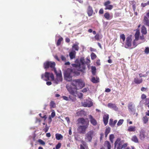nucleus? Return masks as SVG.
I'll return each mask as SVG.
<instances>
[{
  "mask_svg": "<svg viewBox=\"0 0 149 149\" xmlns=\"http://www.w3.org/2000/svg\"><path fill=\"white\" fill-rule=\"evenodd\" d=\"M84 115V111L83 110L78 111L76 113V116H81Z\"/></svg>",
  "mask_w": 149,
  "mask_h": 149,
  "instance_id": "27",
  "label": "nucleus"
},
{
  "mask_svg": "<svg viewBox=\"0 0 149 149\" xmlns=\"http://www.w3.org/2000/svg\"><path fill=\"white\" fill-rule=\"evenodd\" d=\"M61 146V143H58V144L56 146V149H59L60 148Z\"/></svg>",
  "mask_w": 149,
  "mask_h": 149,
  "instance_id": "46",
  "label": "nucleus"
},
{
  "mask_svg": "<svg viewBox=\"0 0 149 149\" xmlns=\"http://www.w3.org/2000/svg\"><path fill=\"white\" fill-rule=\"evenodd\" d=\"M116 148V149H122V145L121 144L120 139H117L114 143V148Z\"/></svg>",
  "mask_w": 149,
  "mask_h": 149,
  "instance_id": "6",
  "label": "nucleus"
},
{
  "mask_svg": "<svg viewBox=\"0 0 149 149\" xmlns=\"http://www.w3.org/2000/svg\"><path fill=\"white\" fill-rule=\"evenodd\" d=\"M141 6L143 7H145V6L148 5L147 3H142L141 4Z\"/></svg>",
  "mask_w": 149,
  "mask_h": 149,
  "instance_id": "58",
  "label": "nucleus"
},
{
  "mask_svg": "<svg viewBox=\"0 0 149 149\" xmlns=\"http://www.w3.org/2000/svg\"><path fill=\"white\" fill-rule=\"evenodd\" d=\"M139 30H137L134 35L135 40H139Z\"/></svg>",
  "mask_w": 149,
  "mask_h": 149,
  "instance_id": "30",
  "label": "nucleus"
},
{
  "mask_svg": "<svg viewBox=\"0 0 149 149\" xmlns=\"http://www.w3.org/2000/svg\"><path fill=\"white\" fill-rule=\"evenodd\" d=\"M63 38L62 37H61L58 40L56 45L57 46L60 45L61 44V42L63 41Z\"/></svg>",
  "mask_w": 149,
  "mask_h": 149,
  "instance_id": "37",
  "label": "nucleus"
},
{
  "mask_svg": "<svg viewBox=\"0 0 149 149\" xmlns=\"http://www.w3.org/2000/svg\"><path fill=\"white\" fill-rule=\"evenodd\" d=\"M55 115V113L54 112H52L51 114V117L52 118H53Z\"/></svg>",
  "mask_w": 149,
  "mask_h": 149,
  "instance_id": "57",
  "label": "nucleus"
},
{
  "mask_svg": "<svg viewBox=\"0 0 149 149\" xmlns=\"http://www.w3.org/2000/svg\"><path fill=\"white\" fill-rule=\"evenodd\" d=\"M146 90L147 88L144 87H142L141 89V91H145Z\"/></svg>",
  "mask_w": 149,
  "mask_h": 149,
  "instance_id": "63",
  "label": "nucleus"
},
{
  "mask_svg": "<svg viewBox=\"0 0 149 149\" xmlns=\"http://www.w3.org/2000/svg\"><path fill=\"white\" fill-rule=\"evenodd\" d=\"M143 22L146 25L149 26V20L148 18L145 16L144 18Z\"/></svg>",
  "mask_w": 149,
  "mask_h": 149,
  "instance_id": "24",
  "label": "nucleus"
},
{
  "mask_svg": "<svg viewBox=\"0 0 149 149\" xmlns=\"http://www.w3.org/2000/svg\"><path fill=\"white\" fill-rule=\"evenodd\" d=\"M146 95L144 94H143L141 95V98L142 99H145V98H146Z\"/></svg>",
  "mask_w": 149,
  "mask_h": 149,
  "instance_id": "55",
  "label": "nucleus"
},
{
  "mask_svg": "<svg viewBox=\"0 0 149 149\" xmlns=\"http://www.w3.org/2000/svg\"><path fill=\"white\" fill-rule=\"evenodd\" d=\"M130 3L131 4H133V9L134 11H135V9H136V6H135V4L136 3L134 1H130Z\"/></svg>",
  "mask_w": 149,
  "mask_h": 149,
  "instance_id": "40",
  "label": "nucleus"
},
{
  "mask_svg": "<svg viewBox=\"0 0 149 149\" xmlns=\"http://www.w3.org/2000/svg\"><path fill=\"white\" fill-rule=\"evenodd\" d=\"M61 58L62 61H66V58L63 55H61Z\"/></svg>",
  "mask_w": 149,
  "mask_h": 149,
  "instance_id": "51",
  "label": "nucleus"
},
{
  "mask_svg": "<svg viewBox=\"0 0 149 149\" xmlns=\"http://www.w3.org/2000/svg\"><path fill=\"white\" fill-rule=\"evenodd\" d=\"M56 73L57 78L55 80V82L57 84L59 81H61L62 80V78L61 72L57 73V72H55Z\"/></svg>",
  "mask_w": 149,
  "mask_h": 149,
  "instance_id": "7",
  "label": "nucleus"
},
{
  "mask_svg": "<svg viewBox=\"0 0 149 149\" xmlns=\"http://www.w3.org/2000/svg\"><path fill=\"white\" fill-rule=\"evenodd\" d=\"M143 81V79L142 78H138L137 77L134 78V82L135 84H139L141 83Z\"/></svg>",
  "mask_w": 149,
  "mask_h": 149,
  "instance_id": "20",
  "label": "nucleus"
},
{
  "mask_svg": "<svg viewBox=\"0 0 149 149\" xmlns=\"http://www.w3.org/2000/svg\"><path fill=\"white\" fill-rule=\"evenodd\" d=\"M114 138V135L113 134H111L109 136V139H113Z\"/></svg>",
  "mask_w": 149,
  "mask_h": 149,
  "instance_id": "56",
  "label": "nucleus"
},
{
  "mask_svg": "<svg viewBox=\"0 0 149 149\" xmlns=\"http://www.w3.org/2000/svg\"><path fill=\"white\" fill-rule=\"evenodd\" d=\"M77 121L79 125H80V124H81V125H84V118H80L78 119Z\"/></svg>",
  "mask_w": 149,
  "mask_h": 149,
  "instance_id": "26",
  "label": "nucleus"
},
{
  "mask_svg": "<svg viewBox=\"0 0 149 149\" xmlns=\"http://www.w3.org/2000/svg\"><path fill=\"white\" fill-rule=\"evenodd\" d=\"M71 85L73 86V88L68 84L66 85V87L70 93L72 95L75 93V90L81 89L84 86L83 81L80 79L73 80L71 83Z\"/></svg>",
  "mask_w": 149,
  "mask_h": 149,
  "instance_id": "2",
  "label": "nucleus"
},
{
  "mask_svg": "<svg viewBox=\"0 0 149 149\" xmlns=\"http://www.w3.org/2000/svg\"><path fill=\"white\" fill-rule=\"evenodd\" d=\"M109 118V115L108 114H105L103 116V121L105 125L107 124Z\"/></svg>",
  "mask_w": 149,
  "mask_h": 149,
  "instance_id": "14",
  "label": "nucleus"
},
{
  "mask_svg": "<svg viewBox=\"0 0 149 149\" xmlns=\"http://www.w3.org/2000/svg\"><path fill=\"white\" fill-rule=\"evenodd\" d=\"M91 71L93 75H95L96 73V68L95 66L91 67Z\"/></svg>",
  "mask_w": 149,
  "mask_h": 149,
  "instance_id": "29",
  "label": "nucleus"
},
{
  "mask_svg": "<svg viewBox=\"0 0 149 149\" xmlns=\"http://www.w3.org/2000/svg\"><path fill=\"white\" fill-rule=\"evenodd\" d=\"M135 143L138 142V140L136 136H133L131 139Z\"/></svg>",
  "mask_w": 149,
  "mask_h": 149,
  "instance_id": "34",
  "label": "nucleus"
},
{
  "mask_svg": "<svg viewBox=\"0 0 149 149\" xmlns=\"http://www.w3.org/2000/svg\"><path fill=\"white\" fill-rule=\"evenodd\" d=\"M124 120L123 119H120L118 121L117 123V125L118 126L121 125L123 123Z\"/></svg>",
  "mask_w": 149,
  "mask_h": 149,
  "instance_id": "43",
  "label": "nucleus"
},
{
  "mask_svg": "<svg viewBox=\"0 0 149 149\" xmlns=\"http://www.w3.org/2000/svg\"><path fill=\"white\" fill-rule=\"evenodd\" d=\"M62 98L64 100H65L66 101H68L69 100L68 97L66 96H62Z\"/></svg>",
  "mask_w": 149,
  "mask_h": 149,
  "instance_id": "53",
  "label": "nucleus"
},
{
  "mask_svg": "<svg viewBox=\"0 0 149 149\" xmlns=\"http://www.w3.org/2000/svg\"><path fill=\"white\" fill-rule=\"evenodd\" d=\"M110 2L108 1L105 2L104 3V5L105 6V10H109L112 9L113 8V6L112 5H110Z\"/></svg>",
  "mask_w": 149,
  "mask_h": 149,
  "instance_id": "9",
  "label": "nucleus"
},
{
  "mask_svg": "<svg viewBox=\"0 0 149 149\" xmlns=\"http://www.w3.org/2000/svg\"><path fill=\"white\" fill-rule=\"evenodd\" d=\"M49 77L51 78L52 80H54V77L53 74H52V73H51L50 74V75L49 76Z\"/></svg>",
  "mask_w": 149,
  "mask_h": 149,
  "instance_id": "49",
  "label": "nucleus"
},
{
  "mask_svg": "<svg viewBox=\"0 0 149 149\" xmlns=\"http://www.w3.org/2000/svg\"><path fill=\"white\" fill-rule=\"evenodd\" d=\"M89 124V120L88 118L84 119V131L87 128Z\"/></svg>",
  "mask_w": 149,
  "mask_h": 149,
  "instance_id": "25",
  "label": "nucleus"
},
{
  "mask_svg": "<svg viewBox=\"0 0 149 149\" xmlns=\"http://www.w3.org/2000/svg\"><path fill=\"white\" fill-rule=\"evenodd\" d=\"M66 120L67 121L68 123H69L70 122L69 118L68 117H66L65 118Z\"/></svg>",
  "mask_w": 149,
  "mask_h": 149,
  "instance_id": "60",
  "label": "nucleus"
},
{
  "mask_svg": "<svg viewBox=\"0 0 149 149\" xmlns=\"http://www.w3.org/2000/svg\"><path fill=\"white\" fill-rule=\"evenodd\" d=\"M50 74V73L49 72H46L45 73V75L43 74L41 75V78L43 79L44 77H45L46 78H47V79L45 80L46 81L49 80V76Z\"/></svg>",
  "mask_w": 149,
  "mask_h": 149,
  "instance_id": "13",
  "label": "nucleus"
},
{
  "mask_svg": "<svg viewBox=\"0 0 149 149\" xmlns=\"http://www.w3.org/2000/svg\"><path fill=\"white\" fill-rule=\"evenodd\" d=\"M95 39L97 40H99V35L98 34H96L95 36Z\"/></svg>",
  "mask_w": 149,
  "mask_h": 149,
  "instance_id": "54",
  "label": "nucleus"
},
{
  "mask_svg": "<svg viewBox=\"0 0 149 149\" xmlns=\"http://www.w3.org/2000/svg\"><path fill=\"white\" fill-rule=\"evenodd\" d=\"M56 63L54 62L47 61L44 63L43 67L45 69H47L49 68H51L52 70H53L55 72H56V70L55 66Z\"/></svg>",
  "mask_w": 149,
  "mask_h": 149,
  "instance_id": "3",
  "label": "nucleus"
},
{
  "mask_svg": "<svg viewBox=\"0 0 149 149\" xmlns=\"http://www.w3.org/2000/svg\"><path fill=\"white\" fill-rule=\"evenodd\" d=\"M104 145L105 146L107 147V149H111V144L108 141H105L104 143Z\"/></svg>",
  "mask_w": 149,
  "mask_h": 149,
  "instance_id": "28",
  "label": "nucleus"
},
{
  "mask_svg": "<svg viewBox=\"0 0 149 149\" xmlns=\"http://www.w3.org/2000/svg\"><path fill=\"white\" fill-rule=\"evenodd\" d=\"M55 136L56 139L58 140H59L63 138V136L61 134H56Z\"/></svg>",
  "mask_w": 149,
  "mask_h": 149,
  "instance_id": "32",
  "label": "nucleus"
},
{
  "mask_svg": "<svg viewBox=\"0 0 149 149\" xmlns=\"http://www.w3.org/2000/svg\"><path fill=\"white\" fill-rule=\"evenodd\" d=\"M145 52L146 54H147L149 53V48L146 47L145 50Z\"/></svg>",
  "mask_w": 149,
  "mask_h": 149,
  "instance_id": "48",
  "label": "nucleus"
},
{
  "mask_svg": "<svg viewBox=\"0 0 149 149\" xmlns=\"http://www.w3.org/2000/svg\"><path fill=\"white\" fill-rule=\"evenodd\" d=\"M128 107L129 111L130 112H134L135 111V107L133 105L132 102L129 103L128 104Z\"/></svg>",
  "mask_w": 149,
  "mask_h": 149,
  "instance_id": "12",
  "label": "nucleus"
},
{
  "mask_svg": "<svg viewBox=\"0 0 149 149\" xmlns=\"http://www.w3.org/2000/svg\"><path fill=\"white\" fill-rule=\"evenodd\" d=\"M91 57L92 60H94L96 58L97 56L95 54L92 53L91 54Z\"/></svg>",
  "mask_w": 149,
  "mask_h": 149,
  "instance_id": "41",
  "label": "nucleus"
},
{
  "mask_svg": "<svg viewBox=\"0 0 149 149\" xmlns=\"http://www.w3.org/2000/svg\"><path fill=\"white\" fill-rule=\"evenodd\" d=\"M128 130L130 132H134L135 130V127L130 126L129 127Z\"/></svg>",
  "mask_w": 149,
  "mask_h": 149,
  "instance_id": "35",
  "label": "nucleus"
},
{
  "mask_svg": "<svg viewBox=\"0 0 149 149\" xmlns=\"http://www.w3.org/2000/svg\"><path fill=\"white\" fill-rule=\"evenodd\" d=\"M77 130L79 133H84V125H79Z\"/></svg>",
  "mask_w": 149,
  "mask_h": 149,
  "instance_id": "19",
  "label": "nucleus"
},
{
  "mask_svg": "<svg viewBox=\"0 0 149 149\" xmlns=\"http://www.w3.org/2000/svg\"><path fill=\"white\" fill-rule=\"evenodd\" d=\"M145 103V104L148 105L149 104V98H147L146 99Z\"/></svg>",
  "mask_w": 149,
  "mask_h": 149,
  "instance_id": "50",
  "label": "nucleus"
},
{
  "mask_svg": "<svg viewBox=\"0 0 149 149\" xmlns=\"http://www.w3.org/2000/svg\"><path fill=\"white\" fill-rule=\"evenodd\" d=\"M110 91L111 89L109 88L106 89L105 90V92H109Z\"/></svg>",
  "mask_w": 149,
  "mask_h": 149,
  "instance_id": "64",
  "label": "nucleus"
},
{
  "mask_svg": "<svg viewBox=\"0 0 149 149\" xmlns=\"http://www.w3.org/2000/svg\"><path fill=\"white\" fill-rule=\"evenodd\" d=\"M49 129V127L47 126V125L46 124L45 128L43 129V130L45 132H47Z\"/></svg>",
  "mask_w": 149,
  "mask_h": 149,
  "instance_id": "44",
  "label": "nucleus"
},
{
  "mask_svg": "<svg viewBox=\"0 0 149 149\" xmlns=\"http://www.w3.org/2000/svg\"><path fill=\"white\" fill-rule=\"evenodd\" d=\"M50 106L51 108H54L56 107V105L54 101H52L50 103Z\"/></svg>",
  "mask_w": 149,
  "mask_h": 149,
  "instance_id": "36",
  "label": "nucleus"
},
{
  "mask_svg": "<svg viewBox=\"0 0 149 149\" xmlns=\"http://www.w3.org/2000/svg\"><path fill=\"white\" fill-rule=\"evenodd\" d=\"M139 39L141 40V43L144 42L145 41L144 37L143 36H140Z\"/></svg>",
  "mask_w": 149,
  "mask_h": 149,
  "instance_id": "45",
  "label": "nucleus"
},
{
  "mask_svg": "<svg viewBox=\"0 0 149 149\" xmlns=\"http://www.w3.org/2000/svg\"><path fill=\"white\" fill-rule=\"evenodd\" d=\"M95 134V132L93 130H91L88 132L86 134L85 139L86 141L91 142V141L92 138Z\"/></svg>",
  "mask_w": 149,
  "mask_h": 149,
  "instance_id": "4",
  "label": "nucleus"
},
{
  "mask_svg": "<svg viewBox=\"0 0 149 149\" xmlns=\"http://www.w3.org/2000/svg\"><path fill=\"white\" fill-rule=\"evenodd\" d=\"M145 131L143 129L140 132L139 137L141 140H143L145 138Z\"/></svg>",
  "mask_w": 149,
  "mask_h": 149,
  "instance_id": "17",
  "label": "nucleus"
},
{
  "mask_svg": "<svg viewBox=\"0 0 149 149\" xmlns=\"http://www.w3.org/2000/svg\"><path fill=\"white\" fill-rule=\"evenodd\" d=\"M87 12L89 16H91L92 15L93 13V10L91 7L90 6L88 7Z\"/></svg>",
  "mask_w": 149,
  "mask_h": 149,
  "instance_id": "16",
  "label": "nucleus"
},
{
  "mask_svg": "<svg viewBox=\"0 0 149 149\" xmlns=\"http://www.w3.org/2000/svg\"><path fill=\"white\" fill-rule=\"evenodd\" d=\"M70 39L69 38H65V42H66L68 43L70 42Z\"/></svg>",
  "mask_w": 149,
  "mask_h": 149,
  "instance_id": "59",
  "label": "nucleus"
},
{
  "mask_svg": "<svg viewBox=\"0 0 149 149\" xmlns=\"http://www.w3.org/2000/svg\"><path fill=\"white\" fill-rule=\"evenodd\" d=\"M143 120L144 123H146L148 120V118L146 116H145L143 117Z\"/></svg>",
  "mask_w": 149,
  "mask_h": 149,
  "instance_id": "42",
  "label": "nucleus"
},
{
  "mask_svg": "<svg viewBox=\"0 0 149 149\" xmlns=\"http://www.w3.org/2000/svg\"><path fill=\"white\" fill-rule=\"evenodd\" d=\"M103 13L104 11L103 9H101L99 11V13L102 14Z\"/></svg>",
  "mask_w": 149,
  "mask_h": 149,
  "instance_id": "62",
  "label": "nucleus"
},
{
  "mask_svg": "<svg viewBox=\"0 0 149 149\" xmlns=\"http://www.w3.org/2000/svg\"><path fill=\"white\" fill-rule=\"evenodd\" d=\"M79 43H75V44H73L72 46V49L76 51H78L79 49V47L78 46Z\"/></svg>",
  "mask_w": 149,
  "mask_h": 149,
  "instance_id": "23",
  "label": "nucleus"
},
{
  "mask_svg": "<svg viewBox=\"0 0 149 149\" xmlns=\"http://www.w3.org/2000/svg\"><path fill=\"white\" fill-rule=\"evenodd\" d=\"M107 106L109 108L112 109L116 111H117L118 109V107L115 104L111 103H109L107 105Z\"/></svg>",
  "mask_w": 149,
  "mask_h": 149,
  "instance_id": "10",
  "label": "nucleus"
},
{
  "mask_svg": "<svg viewBox=\"0 0 149 149\" xmlns=\"http://www.w3.org/2000/svg\"><path fill=\"white\" fill-rule=\"evenodd\" d=\"M141 32L143 34H146L147 33V30L144 26H143L141 28Z\"/></svg>",
  "mask_w": 149,
  "mask_h": 149,
  "instance_id": "33",
  "label": "nucleus"
},
{
  "mask_svg": "<svg viewBox=\"0 0 149 149\" xmlns=\"http://www.w3.org/2000/svg\"><path fill=\"white\" fill-rule=\"evenodd\" d=\"M96 64L97 65H100V60H98L97 61Z\"/></svg>",
  "mask_w": 149,
  "mask_h": 149,
  "instance_id": "61",
  "label": "nucleus"
},
{
  "mask_svg": "<svg viewBox=\"0 0 149 149\" xmlns=\"http://www.w3.org/2000/svg\"><path fill=\"white\" fill-rule=\"evenodd\" d=\"M110 131V129L109 127H108L106 129L105 133V134L106 137L107 136L108 134L109 133Z\"/></svg>",
  "mask_w": 149,
  "mask_h": 149,
  "instance_id": "39",
  "label": "nucleus"
},
{
  "mask_svg": "<svg viewBox=\"0 0 149 149\" xmlns=\"http://www.w3.org/2000/svg\"><path fill=\"white\" fill-rule=\"evenodd\" d=\"M76 52L74 50L72 51L69 53V56L71 59H72L75 58Z\"/></svg>",
  "mask_w": 149,
  "mask_h": 149,
  "instance_id": "18",
  "label": "nucleus"
},
{
  "mask_svg": "<svg viewBox=\"0 0 149 149\" xmlns=\"http://www.w3.org/2000/svg\"><path fill=\"white\" fill-rule=\"evenodd\" d=\"M93 105V103L90 98H88L84 102V107H90Z\"/></svg>",
  "mask_w": 149,
  "mask_h": 149,
  "instance_id": "8",
  "label": "nucleus"
},
{
  "mask_svg": "<svg viewBox=\"0 0 149 149\" xmlns=\"http://www.w3.org/2000/svg\"><path fill=\"white\" fill-rule=\"evenodd\" d=\"M38 142L40 144L42 145H45V142L43 141L41 139H39L38 140Z\"/></svg>",
  "mask_w": 149,
  "mask_h": 149,
  "instance_id": "47",
  "label": "nucleus"
},
{
  "mask_svg": "<svg viewBox=\"0 0 149 149\" xmlns=\"http://www.w3.org/2000/svg\"><path fill=\"white\" fill-rule=\"evenodd\" d=\"M120 42L123 44L122 46H123L124 45V42L125 39V35L124 34H121L120 36Z\"/></svg>",
  "mask_w": 149,
  "mask_h": 149,
  "instance_id": "21",
  "label": "nucleus"
},
{
  "mask_svg": "<svg viewBox=\"0 0 149 149\" xmlns=\"http://www.w3.org/2000/svg\"><path fill=\"white\" fill-rule=\"evenodd\" d=\"M75 63V64L71 65L74 68L73 69L68 68L64 72V78L67 81H71L73 76L79 75L80 73L78 71L82 72L84 70V58H81L80 60L77 59Z\"/></svg>",
  "mask_w": 149,
  "mask_h": 149,
  "instance_id": "1",
  "label": "nucleus"
},
{
  "mask_svg": "<svg viewBox=\"0 0 149 149\" xmlns=\"http://www.w3.org/2000/svg\"><path fill=\"white\" fill-rule=\"evenodd\" d=\"M90 62V58H87L86 59V63H87V65L88 64H89Z\"/></svg>",
  "mask_w": 149,
  "mask_h": 149,
  "instance_id": "52",
  "label": "nucleus"
},
{
  "mask_svg": "<svg viewBox=\"0 0 149 149\" xmlns=\"http://www.w3.org/2000/svg\"><path fill=\"white\" fill-rule=\"evenodd\" d=\"M117 120H115L114 122H113V119H110L109 120V124L110 126L112 127H113L117 123Z\"/></svg>",
  "mask_w": 149,
  "mask_h": 149,
  "instance_id": "22",
  "label": "nucleus"
},
{
  "mask_svg": "<svg viewBox=\"0 0 149 149\" xmlns=\"http://www.w3.org/2000/svg\"><path fill=\"white\" fill-rule=\"evenodd\" d=\"M132 39L131 36H129L127 37L126 38L125 44V47L126 48H128L131 47L132 45Z\"/></svg>",
  "mask_w": 149,
  "mask_h": 149,
  "instance_id": "5",
  "label": "nucleus"
},
{
  "mask_svg": "<svg viewBox=\"0 0 149 149\" xmlns=\"http://www.w3.org/2000/svg\"><path fill=\"white\" fill-rule=\"evenodd\" d=\"M91 81L93 83H97L99 82V78L97 77H92Z\"/></svg>",
  "mask_w": 149,
  "mask_h": 149,
  "instance_id": "15",
  "label": "nucleus"
},
{
  "mask_svg": "<svg viewBox=\"0 0 149 149\" xmlns=\"http://www.w3.org/2000/svg\"><path fill=\"white\" fill-rule=\"evenodd\" d=\"M138 40H135V39H134L133 42V45L134 46V47H136L138 45L141 43V42H137V41Z\"/></svg>",
  "mask_w": 149,
  "mask_h": 149,
  "instance_id": "38",
  "label": "nucleus"
},
{
  "mask_svg": "<svg viewBox=\"0 0 149 149\" xmlns=\"http://www.w3.org/2000/svg\"><path fill=\"white\" fill-rule=\"evenodd\" d=\"M88 117L90 120L91 123L94 126H95L97 125V121L91 115H89Z\"/></svg>",
  "mask_w": 149,
  "mask_h": 149,
  "instance_id": "11",
  "label": "nucleus"
},
{
  "mask_svg": "<svg viewBox=\"0 0 149 149\" xmlns=\"http://www.w3.org/2000/svg\"><path fill=\"white\" fill-rule=\"evenodd\" d=\"M104 17L107 20H109L112 18L108 13H106L104 14Z\"/></svg>",
  "mask_w": 149,
  "mask_h": 149,
  "instance_id": "31",
  "label": "nucleus"
}]
</instances>
